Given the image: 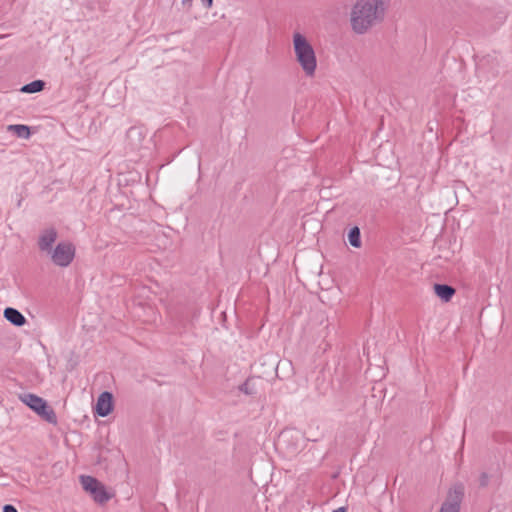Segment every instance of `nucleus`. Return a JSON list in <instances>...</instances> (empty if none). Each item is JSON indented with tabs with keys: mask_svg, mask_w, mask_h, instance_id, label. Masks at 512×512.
<instances>
[{
	"mask_svg": "<svg viewBox=\"0 0 512 512\" xmlns=\"http://www.w3.org/2000/svg\"><path fill=\"white\" fill-rule=\"evenodd\" d=\"M385 15L384 0H358L352 7L350 22L352 30L357 34H364Z\"/></svg>",
	"mask_w": 512,
	"mask_h": 512,
	"instance_id": "f257e3e1",
	"label": "nucleus"
},
{
	"mask_svg": "<svg viewBox=\"0 0 512 512\" xmlns=\"http://www.w3.org/2000/svg\"><path fill=\"white\" fill-rule=\"evenodd\" d=\"M293 48L297 62L307 77H313L317 68L315 51L307 38L300 33L293 35Z\"/></svg>",
	"mask_w": 512,
	"mask_h": 512,
	"instance_id": "f03ea898",
	"label": "nucleus"
},
{
	"mask_svg": "<svg viewBox=\"0 0 512 512\" xmlns=\"http://www.w3.org/2000/svg\"><path fill=\"white\" fill-rule=\"evenodd\" d=\"M20 399L48 423H57L56 413L50 406H48L47 402L43 398L32 393H27L20 395Z\"/></svg>",
	"mask_w": 512,
	"mask_h": 512,
	"instance_id": "7ed1b4c3",
	"label": "nucleus"
},
{
	"mask_svg": "<svg viewBox=\"0 0 512 512\" xmlns=\"http://www.w3.org/2000/svg\"><path fill=\"white\" fill-rule=\"evenodd\" d=\"M53 263L60 267L68 266L74 259L75 247L68 242H60L49 252Z\"/></svg>",
	"mask_w": 512,
	"mask_h": 512,
	"instance_id": "20e7f679",
	"label": "nucleus"
},
{
	"mask_svg": "<svg viewBox=\"0 0 512 512\" xmlns=\"http://www.w3.org/2000/svg\"><path fill=\"white\" fill-rule=\"evenodd\" d=\"M464 493L465 489L463 484H455L448 491L447 497L442 503L439 512H460Z\"/></svg>",
	"mask_w": 512,
	"mask_h": 512,
	"instance_id": "39448f33",
	"label": "nucleus"
},
{
	"mask_svg": "<svg viewBox=\"0 0 512 512\" xmlns=\"http://www.w3.org/2000/svg\"><path fill=\"white\" fill-rule=\"evenodd\" d=\"M113 410V396L112 393L105 391L102 392L96 402L95 411L101 417L108 416Z\"/></svg>",
	"mask_w": 512,
	"mask_h": 512,
	"instance_id": "423d86ee",
	"label": "nucleus"
},
{
	"mask_svg": "<svg viewBox=\"0 0 512 512\" xmlns=\"http://www.w3.org/2000/svg\"><path fill=\"white\" fill-rule=\"evenodd\" d=\"M58 233L55 228L50 227L44 229L38 239L39 249L43 252H51L52 246L56 241Z\"/></svg>",
	"mask_w": 512,
	"mask_h": 512,
	"instance_id": "0eeeda50",
	"label": "nucleus"
},
{
	"mask_svg": "<svg viewBox=\"0 0 512 512\" xmlns=\"http://www.w3.org/2000/svg\"><path fill=\"white\" fill-rule=\"evenodd\" d=\"M4 317L15 326H23L26 318L17 309L8 307L4 310Z\"/></svg>",
	"mask_w": 512,
	"mask_h": 512,
	"instance_id": "6e6552de",
	"label": "nucleus"
},
{
	"mask_svg": "<svg viewBox=\"0 0 512 512\" xmlns=\"http://www.w3.org/2000/svg\"><path fill=\"white\" fill-rule=\"evenodd\" d=\"M434 292L441 300H443L444 302H448L451 300L456 291L450 285L435 284Z\"/></svg>",
	"mask_w": 512,
	"mask_h": 512,
	"instance_id": "1a4fd4ad",
	"label": "nucleus"
},
{
	"mask_svg": "<svg viewBox=\"0 0 512 512\" xmlns=\"http://www.w3.org/2000/svg\"><path fill=\"white\" fill-rule=\"evenodd\" d=\"M80 482L83 489L89 494L95 492V490L101 485V482H99L96 478L86 475L80 476Z\"/></svg>",
	"mask_w": 512,
	"mask_h": 512,
	"instance_id": "9d476101",
	"label": "nucleus"
},
{
	"mask_svg": "<svg viewBox=\"0 0 512 512\" xmlns=\"http://www.w3.org/2000/svg\"><path fill=\"white\" fill-rule=\"evenodd\" d=\"M8 131L13 132L17 137L28 139L30 137V128L22 124H14L8 126Z\"/></svg>",
	"mask_w": 512,
	"mask_h": 512,
	"instance_id": "9b49d317",
	"label": "nucleus"
},
{
	"mask_svg": "<svg viewBox=\"0 0 512 512\" xmlns=\"http://www.w3.org/2000/svg\"><path fill=\"white\" fill-rule=\"evenodd\" d=\"M90 495L93 497L94 501L99 504H104L111 498V495L106 491L105 486L102 483L95 492Z\"/></svg>",
	"mask_w": 512,
	"mask_h": 512,
	"instance_id": "f8f14e48",
	"label": "nucleus"
},
{
	"mask_svg": "<svg viewBox=\"0 0 512 512\" xmlns=\"http://www.w3.org/2000/svg\"><path fill=\"white\" fill-rule=\"evenodd\" d=\"M45 82L42 80H35L21 88V91L24 93H37L44 89Z\"/></svg>",
	"mask_w": 512,
	"mask_h": 512,
	"instance_id": "ddd939ff",
	"label": "nucleus"
},
{
	"mask_svg": "<svg viewBox=\"0 0 512 512\" xmlns=\"http://www.w3.org/2000/svg\"><path fill=\"white\" fill-rule=\"evenodd\" d=\"M348 240L350 245L355 248H359L361 246V233L360 229L357 226L350 229L348 234Z\"/></svg>",
	"mask_w": 512,
	"mask_h": 512,
	"instance_id": "4468645a",
	"label": "nucleus"
},
{
	"mask_svg": "<svg viewBox=\"0 0 512 512\" xmlns=\"http://www.w3.org/2000/svg\"><path fill=\"white\" fill-rule=\"evenodd\" d=\"M239 389L246 395H253L256 393L254 384L251 379L246 380L242 385H240Z\"/></svg>",
	"mask_w": 512,
	"mask_h": 512,
	"instance_id": "2eb2a0df",
	"label": "nucleus"
},
{
	"mask_svg": "<svg viewBox=\"0 0 512 512\" xmlns=\"http://www.w3.org/2000/svg\"><path fill=\"white\" fill-rule=\"evenodd\" d=\"M489 483V476L487 473H482L479 477V484L481 487H486Z\"/></svg>",
	"mask_w": 512,
	"mask_h": 512,
	"instance_id": "dca6fc26",
	"label": "nucleus"
},
{
	"mask_svg": "<svg viewBox=\"0 0 512 512\" xmlns=\"http://www.w3.org/2000/svg\"><path fill=\"white\" fill-rule=\"evenodd\" d=\"M3 512H18V511L13 505L7 504L3 507Z\"/></svg>",
	"mask_w": 512,
	"mask_h": 512,
	"instance_id": "f3484780",
	"label": "nucleus"
},
{
	"mask_svg": "<svg viewBox=\"0 0 512 512\" xmlns=\"http://www.w3.org/2000/svg\"><path fill=\"white\" fill-rule=\"evenodd\" d=\"M204 2L205 7L211 8L213 4V0H202Z\"/></svg>",
	"mask_w": 512,
	"mask_h": 512,
	"instance_id": "a211bd4d",
	"label": "nucleus"
},
{
	"mask_svg": "<svg viewBox=\"0 0 512 512\" xmlns=\"http://www.w3.org/2000/svg\"><path fill=\"white\" fill-rule=\"evenodd\" d=\"M333 512H346V509L344 507H340V508L334 510Z\"/></svg>",
	"mask_w": 512,
	"mask_h": 512,
	"instance_id": "6ab92c4d",
	"label": "nucleus"
},
{
	"mask_svg": "<svg viewBox=\"0 0 512 512\" xmlns=\"http://www.w3.org/2000/svg\"><path fill=\"white\" fill-rule=\"evenodd\" d=\"M192 0H182L183 5H190Z\"/></svg>",
	"mask_w": 512,
	"mask_h": 512,
	"instance_id": "aec40b11",
	"label": "nucleus"
}]
</instances>
